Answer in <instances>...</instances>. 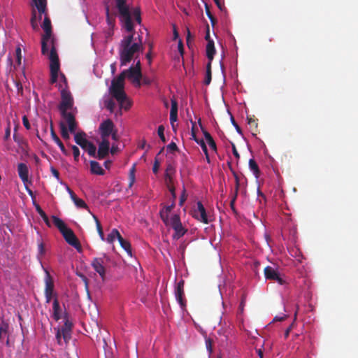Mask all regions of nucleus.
Listing matches in <instances>:
<instances>
[{"label": "nucleus", "mask_w": 358, "mask_h": 358, "mask_svg": "<svg viewBox=\"0 0 358 358\" xmlns=\"http://www.w3.org/2000/svg\"><path fill=\"white\" fill-rule=\"evenodd\" d=\"M115 15L119 18L122 28L127 31H131L134 29L132 15L138 24L141 23V8L132 7L127 3V0H114Z\"/></svg>", "instance_id": "nucleus-1"}, {"label": "nucleus", "mask_w": 358, "mask_h": 358, "mask_svg": "<svg viewBox=\"0 0 358 358\" xmlns=\"http://www.w3.org/2000/svg\"><path fill=\"white\" fill-rule=\"evenodd\" d=\"M133 18L136 20L135 17L132 15V19ZM132 22L134 24L133 20ZM134 30V29L131 31H128L129 34L127 36H124L120 41L119 47V55L121 66L127 65L132 60L134 55L141 51V38L139 35H138V41H136L134 40V34L132 33Z\"/></svg>", "instance_id": "nucleus-2"}, {"label": "nucleus", "mask_w": 358, "mask_h": 358, "mask_svg": "<svg viewBox=\"0 0 358 358\" xmlns=\"http://www.w3.org/2000/svg\"><path fill=\"white\" fill-rule=\"evenodd\" d=\"M51 218L54 225L62 234L66 242L80 252L82 251L80 243L73 230L58 216L53 215Z\"/></svg>", "instance_id": "nucleus-3"}, {"label": "nucleus", "mask_w": 358, "mask_h": 358, "mask_svg": "<svg viewBox=\"0 0 358 358\" xmlns=\"http://www.w3.org/2000/svg\"><path fill=\"white\" fill-rule=\"evenodd\" d=\"M45 17L41 24V28L45 34L41 39V52L43 55H46L49 51V45L56 44V38L52 35V24L50 19L43 13Z\"/></svg>", "instance_id": "nucleus-4"}, {"label": "nucleus", "mask_w": 358, "mask_h": 358, "mask_svg": "<svg viewBox=\"0 0 358 358\" xmlns=\"http://www.w3.org/2000/svg\"><path fill=\"white\" fill-rule=\"evenodd\" d=\"M58 88L61 94V102L59 106L60 111L62 110H68L73 108V98L69 90L66 88H63L62 84L58 85Z\"/></svg>", "instance_id": "nucleus-5"}, {"label": "nucleus", "mask_w": 358, "mask_h": 358, "mask_svg": "<svg viewBox=\"0 0 358 358\" xmlns=\"http://www.w3.org/2000/svg\"><path fill=\"white\" fill-rule=\"evenodd\" d=\"M17 172L18 176L21 180L22 181L25 189L27 194L33 199L34 194L31 189H29L27 186L28 184H31V181L29 180V168L28 166L25 163H19L17 164Z\"/></svg>", "instance_id": "nucleus-6"}, {"label": "nucleus", "mask_w": 358, "mask_h": 358, "mask_svg": "<svg viewBox=\"0 0 358 358\" xmlns=\"http://www.w3.org/2000/svg\"><path fill=\"white\" fill-rule=\"evenodd\" d=\"M48 58L50 59V73H59L60 64L59 56L57 52L56 44L49 45Z\"/></svg>", "instance_id": "nucleus-7"}, {"label": "nucleus", "mask_w": 358, "mask_h": 358, "mask_svg": "<svg viewBox=\"0 0 358 358\" xmlns=\"http://www.w3.org/2000/svg\"><path fill=\"white\" fill-rule=\"evenodd\" d=\"M122 75L127 77L136 87H141V78L142 77V72L140 70L134 69V66L131 65L129 69H124L122 71Z\"/></svg>", "instance_id": "nucleus-8"}, {"label": "nucleus", "mask_w": 358, "mask_h": 358, "mask_svg": "<svg viewBox=\"0 0 358 358\" xmlns=\"http://www.w3.org/2000/svg\"><path fill=\"white\" fill-rule=\"evenodd\" d=\"M105 259L109 261V257L106 254H103V257H95L91 263V266L99 273L102 280H104L106 275Z\"/></svg>", "instance_id": "nucleus-9"}, {"label": "nucleus", "mask_w": 358, "mask_h": 358, "mask_svg": "<svg viewBox=\"0 0 358 358\" xmlns=\"http://www.w3.org/2000/svg\"><path fill=\"white\" fill-rule=\"evenodd\" d=\"M184 285L185 281L181 279L176 283L174 287L175 298L182 310L185 309L186 307V301L184 298Z\"/></svg>", "instance_id": "nucleus-10"}, {"label": "nucleus", "mask_w": 358, "mask_h": 358, "mask_svg": "<svg viewBox=\"0 0 358 358\" xmlns=\"http://www.w3.org/2000/svg\"><path fill=\"white\" fill-rule=\"evenodd\" d=\"M114 127V123L110 119L103 120L99 127L101 138H108L112 134Z\"/></svg>", "instance_id": "nucleus-11"}, {"label": "nucleus", "mask_w": 358, "mask_h": 358, "mask_svg": "<svg viewBox=\"0 0 358 358\" xmlns=\"http://www.w3.org/2000/svg\"><path fill=\"white\" fill-rule=\"evenodd\" d=\"M194 217L199 221L204 223L208 224L210 222V220L208 219L206 210L203 205L202 202L198 201L196 202V209L194 210Z\"/></svg>", "instance_id": "nucleus-12"}, {"label": "nucleus", "mask_w": 358, "mask_h": 358, "mask_svg": "<svg viewBox=\"0 0 358 358\" xmlns=\"http://www.w3.org/2000/svg\"><path fill=\"white\" fill-rule=\"evenodd\" d=\"M42 269L43 270V271L45 274V279H44V281H45L44 293L48 292L49 294L54 295L55 298L57 297V294L54 290V287H55L54 282H53V280H52L48 270L43 265H42Z\"/></svg>", "instance_id": "nucleus-13"}, {"label": "nucleus", "mask_w": 358, "mask_h": 358, "mask_svg": "<svg viewBox=\"0 0 358 358\" xmlns=\"http://www.w3.org/2000/svg\"><path fill=\"white\" fill-rule=\"evenodd\" d=\"M110 152H113V150H110V142L108 139L102 138L97 150V159H102L105 158L108 155Z\"/></svg>", "instance_id": "nucleus-14"}, {"label": "nucleus", "mask_w": 358, "mask_h": 358, "mask_svg": "<svg viewBox=\"0 0 358 358\" xmlns=\"http://www.w3.org/2000/svg\"><path fill=\"white\" fill-rule=\"evenodd\" d=\"M170 122L173 130H175L174 122L178 120V104L176 99H171Z\"/></svg>", "instance_id": "nucleus-15"}, {"label": "nucleus", "mask_w": 358, "mask_h": 358, "mask_svg": "<svg viewBox=\"0 0 358 358\" xmlns=\"http://www.w3.org/2000/svg\"><path fill=\"white\" fill-rule=\"evenodd\" d=\"M64 310H62L59 301L57 297H55L52 302V317L55 320V321L57 322L60 319H62V313Z\"/></svg>", "instance_id": "nucleus-16"}, {"label": "nucleus", "mask_w": 358, "mask_h": 358, "mask_svg": "<svg viewBox=\"0 0 358 358\" xmlns=\"http://www.w3.org/2000/svg\"><path fill=\"white\" fill-rule=\"evenodd\" d=\"M100 105L106 108L110 113H115V102L108 94H105L103 96Z\"/></svg>", "instance_id": "nucleus-17"}, {"label": "nucleus", "mask_w": 358, "mask_h": 358, "mask_svg": "<svg viewBox=\"0 0 358 358\" xmlns=\"http://www.w3.org/2000/svg\"><path fill=\"white\" fill-rule=\"evenodd\" d=\"M266 280H274L280 273L276 267L267 266L264 269Z\"/></svg>", "instance_id": "nucleus-18"}, {"label": "nucleus", "mask_w": 358, "mask_h": 358, "mask_svg": "<svg viewBox=\"0 0 358 358\" xmlns=\"http://www.w3.org/2000/svg\"><path fill=\"white\" fill-rule=\"evenodd\" d=\"M31 1L40 14L38 20H41L43 13L47 12V0H31Z\"/></svg>", "instance_id": "nucleus-19"}, {"label": "nucleus", "mask_w": 358, "mask_h": 358, "mask_svg": "<svg viewBox=\"0 0 358 358\" xmlns=\"http://www.w3.org/2000/svg\"><path fill=\"white\" fill-rule=\"evenodd\" d=\"M174 206L175 201H172L170 205L164 206V208L159 211L160 217L166 226L168 225L169 213L171 211Z\"/></svg>", "instance_id": "nucleus-20"}, {"label": "nucleus", "mask_w": 358, "mask_h": 358, "mask_svg": "<svg viewBox=\"0 0 358 358\" xmlns=\"http://www.w3.org/2000/svg\"><path fill=\"white\" fill-rule=\"evenodd\" d=\"M119 104V109L115 112V115L116 116L117 115H122V110L124 109V110H128L130 109L131 106V100L127 96L124 99H123L121 101L117 102Z\"/></svg>", "instance_id": "nucleus-21"}, {"label": "nucleus", "mask_w": 358, "mask_h": 358, "mask_svg": "<svg viewBox=\"0 0 358 358\" xmlns=\"http://www.w3.org/2000/svg\"><path fill=\"white\" fill-rule=\"evenodd\" d=\"M124 78V76L122 75L121 73L120 76L113 79L109 89H123Z\"/></svg>", "instance_id": "nucleus-22"}, {"label": "nucleus", "mask_w": 358, "mask_h": 358, "mask_svg": "<svg viewBox=\"0 0 358 358\" xmlns=\"http://www.w3.org/2000/svg\"><path fill=\"white\" fill-rule=\"evenodd\" d=\"M216 52L213 40L208 41L206 46V55L208 60L213 61Z\"/></svg>", "instance_id": "nucleus-23"}, {"label": "nucleus", "mask_w": 358, "mask_h": 358, "mask_svg": "<svg viewBox=\"0 0 358 358\" xmlns=\"http://www.w3.org/2000/svg\"><path fill=\"white\" fill-rule=\"evenodd\" d=\"M109 92L117 102L122 101L127 96L124 89H109Z\"/></svg>", "instance_id": "nucleus-24"}, {"label": "nucleus", "mask_w": 358, "mask_h": 358, "mask_svg": "<svg viewBox=\"0 0 358 358\" xmlns=\"http://www.w3.org/2000/svg\"><path fill=\"white\" fill-rule=\"evenodd\" d=\"M122 237L120 235L119 231L114 228L108 234L106 238H105V241L109 244L113 243L115 239H117L118 242H120V240H122Z\"/></svg>", "instance_id": "nucleus-25"}, {"label": "nucleus", "mask_w": 358, "mask_h": 358, "mask_svg": "<svg viewBox=\"0 0 358 358\" xmlns=\"http://www.w3.org/2000/svg\"><path fill=\"white\" fill-rule=\"evenodd\" d=\"M115 6L112 9V13H110L109 6L108 5L106 6V22L110 29H114L115 27V19L112 17L111 15L114 17H117L115 15Z\"/></svg>", "instance_id": "nucleus-26"}, {"label": "nucleus", "mask_w": 358, "mask_h": 358, "mask_svg": "<svg viewBox=\"0 0 358 358\" xmlns=\"http://www.w3.org/2000/svg\"><path fill=\"white\" fill-rule=\"evenodd\" d=\"M232 172H233L234 176L235 178V180H236V189H235L236 193L230 201V207H231V209L233 211V213H236L237 211L235 208V202H236V200L237 198V194H238V189H239V178H238V176H237V174L234 171H232Z\"/></svg>", "instance_id": "nucleus-27"}, {"label": "nucleus", "mask_w": 358, "mask_h": 358, "mask_svg": "<svg viewBox=\"0 0 358 358\" xmlns=\"http://www.w3.org/2000/svg\"><path fill=\"white\" fill-rule=\"evenodd\" d=\"M91 172L94 174L103 176L105 173V171L101 166L100 164L94 160H91L90 162Z\"/></svg>", "instance_id": "nucleus-28"}, {"label": "nucleus", "mask_w": 358, "mask_h": 358, "mask_svg": "<svg viewBox=\"0 0 358 358\" xmlns=\"http://www.w3.org/2000/svg\"><path fill=\"white\" fill-rule=\"evenodd\" d=\"M51 137L52 138V140L56 143V144L58 145V147L59 148L61 152L65 155H69V152L68 151L66 150V149L65 148L64 144L62 143V142L60 141V139L59 138V137L57 136V134H55L53 128L51 127Z\"/></svg>", "instance_id": "nucleus-29"}, {"label": "nucleus", "mask_w": 358, "mask_h": 358, "mask_svg": "<svg viewBox=\"0 0 358 358\" xmlns=\"http://www.w3.org/2000/svg\"><path fill=\"white\" fill-rule=\"evenodd\" d=\"M248 166L255 178L258 180L260 174V170L258 164L253 158L249 159Z\"/></svg>", "instance_id": "nucleus-30"}, {"label": "nucleus", "mask_w": 358, "mask_h": 358, "mask_svg": "<svg viewBox=\"0 0 358 358\" xmlns=\"http://www.w3.org/2000/svg\"><path fill=\"white\" fill-rule=\"evenodd\" d=\"M172 229L174 230V233L172 236L173 239H174V240L180 239L187 232V230L183 227L182 224L179 226H178L175 228H172Z\"/></svg>", "instance_id": "nucleus-31"}, {"label": "nucleus", "mask_w": 358, "mask_h": 358, "mask_svg": "<svg viewBox=\"0 0 358 358\" xmlns=\"http://www.w3.org/2000/svg\"><path fill=\"white\" fill-rule=\"evenodd\" d=\"M181 224L180 215L178 214L173 215L170 219L168 217V225H170L172 228H175Z\"/></svg>", "instance_id": "nucleus-32"}, {"label": "nucleus", "mask_w": 358, "mask_h": 358, "mask_svg": "<svg viewBox=\"0 0 358 358\" xmlns=\"http://www.w3.org/2000/svg\"><path fill=\"white\" fill-rule=\"evenodd\" d=\"M119 243L122 248L127 253V255L129 257H132V250L131 243L128 241L124 239L123 238H122V240H120Z\"/></svg>", "instance_id": "nucleus-33"}, {"label": "nucleus", "mask_w": 358, "mask_h": 358, "mask_svg": "<svg viewBox=\"0 0 358 358\" xmlns=\"http://www.w3.org/2000/svg\"><path fill=\"white\" fill-rule=\"evenodd\" d=\"M62 117L65 119L67 124L72 123L76 121L74 115L71 113L68 112L67 110H62L60 111Z\"/></svg>", "instance_id": "nucleus-34"}, {"label": "nucleus", "mask_w": 358, "mask_h": 358, "mask_svg": "<svg viewBox=\"0 0 358 358\" xmlns=\"http://www.w3.org/2000/svg\"><path fill=\"white\" fill-rule=\"evenodd\" d=\"M36 211L39 214V215L43 219V222L46 224L47 227H51V223L49 220V218L45 211L41 208V206H36Z\"/></svg>", "instance_id": "nucleus-35"}, {"label": "nucleus", "mask_w": 358, "mask_h": 358, "mask_svg": "<svg viewBox=\"0 0 358 358\" xmlns=\"http://www.w3.org/2000/svg\"><path fill=\"white\" fill-rule=\"evenodd\" d=\"M289 252L290 255L292 257H294L298 262H299V263L302 262L303 259H304V257L299 249L292 248L290 250H289Z\"/></svg>", "instance_id": "nucleus-36"}, {"label": "nucleus", "mask_w": 358, "mask_h": 358, "mask_svg": "<svg viewBox=\"0 0 358 358\" xmlns=\"http://www.w3.org/2000/svg\"><path fill=\"white\" fill-rule=\"evenodd\" d=\"M86 151L90 157L97 158L96 147L92 142L87 143Z\"/></svg>", "instance_id": "nucleus-37"}, {"label": "nucleus", "mask_w": 358, "mask_h": 358, "mask_svg": "<svg viewBox=\"0 0 358 358\" xmlns=\"http://www.w3.org/2000/svg\"><path fill=\"white\" fill-rule=\"evenodd\" d=\"M135 166H136V164H134L132 167L129 170V185H128V187L129 188H131L134 183L135 182V180H136V176H135V171H136V169H135Z\"/></svg>", "instance_id": "nucleus-38"}, {"label": "nucleus", "mask_w": 358, "mask_h": 358, "mask_svg": "<svg viewBox=\"0 0 358 358\" xmlns=\"http://www.w3.org/2000/svg\"><path fill=\"white\" fill-rule=\"evenodd\" d=\"M45 253V246H44V244L43 243V242H39L38 243V255H37V258L38 259V262L41 264V266H42L43 264V262H42V260L41 259V256L42 255H44Z\"/></svg>", "instance_id": "nucleus-39"}, {"label": "nucleus", "mask_w": 358, "mask_h": 358, "mask_svg": "<svg viewBox=\"0 0 358 358\" xmlns=\"http://www.w3.org/2000/svg\"><path fill=\"white\" fill-rule=\"evenodd\" d=\"M231 124L234 126V127L235 128L236 132L241 135L243 138V139L247 142V140L246 138H245L244 135H243V131L241 129V128L238 126V124L236 123V122L235 121L234 117L232 115H231Z\"/></svg>", "instance_id": "nucleus-40"}, {"label": "nucleus", "mask_w": 358, "mask_h": 358, "mask_svg": "<svg viewBox=\"0 0 358 358\" xmlns=\"http://www.w3.org/2000/svg\"><path fill=\"white\" fill-rule=\"evenodd\" d=\"M273 280H275L279 285L286 287L288 285L287 280L285 275H282L280 273L276 278H275Z\"/></svg>", "instance_id": "nucleus-41"}, {"label": "nucleus", "mask_w": 358, "mask_h": 358, "mask_svg": "<svg viewBox=\"0 0 358 358\" xmlns=\"http://www.w3.org/2000/svg\"><path fill=\"white\" fill-rule=\"evenodd\" d=\"M9 329V324L8 322L5 320L4 319H2L0 322V332L4 334V335H8Z\"/></svg>", "instance_id": "nucleus-42"}, {"label": "nucleus", "mask_w": 358, "mask_h": 358, "mask_svg": "<svg viewBox=\"0 0 358 358\" xmlns=\"http://www.w3.org/2000/svg\"><path fill=\"white\" fill-rule=\"evenodd\" d=\"M60 129H61V135H62V138L64 139H69L70 138V136H69L70 131L67 129L66 125H65L63 123H61Z\"/></svg>", "instance_id": "nucleus-43"}, {"label": "nucleus", "mask_w": 358, "mask_h": 358, "mask_svg": "<svg viewBox=\"0 0 358 358\" xmlns=\"http://www.w3.org/2000/svg\"><path fill=\"white\" fill-rule=\"evenodd\" d=\"M199 127H201V129L202 131V133H203V135L206 139V141L207 142L213 140V137L211 136V135L210 134V133L208 131H207L202 126V124H201V119L199 120Z\"/></svg>", "instance_id": "nucleus-44"}, {"label": "nucleus", "mask_w": 358, "mask_h": 358, "mask_svg": "<svg viewBox=\"0 0 358 358\" xmlns=\"http://www.w3.org/2000/svg\"><path fill=\"white\" fill-rule=\"evenodd\" d=\"M74 204L78 207V208H86V209H88V206L86 204V203L85 202L84 200H83L82 199H80V198H78L76 197L75 199V200L73 201Z\"/></svg>", "instance_id": "nucleus-45"}, {"label": "nucleus", "mask_w": 358, "mask_h": 358, "mask_svg": "<svg viewBox=\"0 0 358 358\" xmlns=\"http://www.w3.org/2000/svg\"><path fill=\"white\" fill-rule=\"evenodd\" d=\"M73 323L70 320L64 322L63 327L60 329L62 331H71Z\"/></svg>", "instance_id": "nucleus-46"}, {"label": "nucleus", "mask_w": 358, "mask_h": 358, "mask_svg": "<svg viewBox=\"0 0 358 358\" xmlns=\"http://www.w3.org/2000/svg\"><path fill=\"white\" fill-rule=\"evenodd\" d=\"M85 134L82 132V133H77V134H74V141L76 142V143L77 145H78L79 146H80L81 148H83V146L82 145V138H85Z\"/></svg>", "instance_id": "nucleus-47"}, {"label": "nucleus", "mask_w": 358, "mask_h": 358, "mask_svg": "<svg viewBox=\"0 0 358 358\" xmlns=\"http://www.w3.org/2000/svg\"><path fill=\"white\" fill-rule=\"evenodd\" d=\"M157 134H158L160 140L163 143H165L166 141V137H165V135H164V127L163 125H160V126L158 127Z\"/></svg>", "instance_id": "nucleus-48"}, {"label": "nucleus", "mask_w": 358, "mask_h": 358, "mask_svg": "<svg viewBox=\"0 0 358 358\" xmlns=\"http://www.w3.org/2000/svg\"><path fill=\"white\" fill-rule=\"evenodd\" d=\"M71 149L73 151V158L76 162L79 161L80 158V149L76 145H72Z\"/></svg>", "instance_id": "nucleus-49"}, {"label": "nucleus", "mask_w": 358, "mask_h": 358, "mask_svg": "<svg viewBox=\"0 0 358 358\" xmlns=\"http://www.w3.org/2000/svg\"><path fill=\"white\" fill-rule=\"evenodd\" d=\"M50 172L60 184L64 185L60 179L59 171L52 166H50Z\"/></svg>", "instance_id": "nucleus-50"}, {"label": "nucleus", "mask_w": 358, "mask_h": 358, "mask_svg": "<svg viewBox=\"0 0 358 358\" xmlns=\"http://www.w3.org/2000/svg\"><path fill=\"white\" fill-rule=\"evenodd\" d=\"M206 348L209 355L213 352L212 340L207 336H205Z\"/></svg>", "instance_id": "nucleus-51"}, {"label": "nucleus", "mask_w": 358, "mask_h": 358, "mask_svg": "<svg viewBox=\"0 0 358 358\" xmlns=\"http://www.w3.org/2000/svg\"><path fill=\"white\" fill-rule=\"evenodd\" d=\"M153 48V45L152 43L149 44V51L145 54V58L147 59L149 65L152 64V51Z\"/></svg>", "instance_id": "nucleus-52"}, {"label": "nucleus", "mask_w": 358, "mask_h": 358, "mask_svg": "<svg viewBox=\"0 0 358 358\" xmlns=\"http://www.w3.org/2000/svg\"><path fill=\"white\" fill-rule=\"evenodd\" d=\"M76 275L78 277H79L83 280V282L85 284V289H87V287H89L87 278L83 273H82L80 272H77Z\"/></svg>", "instance_id": "nucleus-53"}, {"label": "nucleus", "mask_w": 358, "mask_h": 358, "mask_svg": "<svg viewBox=\"0 0 358 358\" xmlns=\"http://www.w3.org/2000/svg\"><path fill=\"white\" fill-rule=\"evenodd\" d=\"M31 24L34 29H36L38 27L36 13L35 11L32 12V15H31Z\"/></svg>", "instance_id": "nucleus-54"}, {"label": "nucleus", "mask_w": 358, "mask_h": 358, "mask_svg": "<svg viewBox=\"0 0 358 358\" xmlns=\"http://www.w3.org/2000/svg\"><path fill=\"white\" fill-rule=\"evenodd\" d=\"M55 330L56 331L55 334V338L57 341L58 344L62 345V334L60 328H55Z\"/></svg>", "instance_id": "nucleus-55"}, {"label": "nucleus", "mask_w": 358, "mask_h": 358, "mask_svg": "<svg viewBox=\"0 0 358 358\" xmlns=\"http://www.w3.org/2000/svg\"><path fill=\"white\" fill-rule=\"evenodd\" d=\"M66 127L71 133L74 134H76V131L77 129V123L76 121L72 123L69 124L68 126H66Z\"/></svg>", "instance_id": "nucleus-56"}, {"label": "nucleus", "mask_w": 358, "mask_h": 358, "mask_svg": "<svg viewBox=\"0 0 358 358\" xmlns=\"http://www.w3.org/2000/svg\"><path fill=\"white\" fill-rule=\"evenodd\" d=\"M103 342L104 343L103 348H104V352H105V357L106 358H113V353L110 352L109 350L106 349L107 343L105 339L103 340Z\"/></svg>", "instance_id": "nucleus-57"}, {"label": "nucleus", "mask_w": 358, "mask_h": 358, "mask_svg": "<svg viewBox=\"0 0 358 358\" xmlns=\"http://www.w3.org/2000/svg\"><path fill=\"white\" fill-rule=\"evenodd\" d=\"M166 148H167V150L171 152H176L178 150V148L176 143L173 141L171 142L170 143H169L167 145Z\"/></svg>", "instance_id": "nucleus-58"}, {"label": "nucleus", "mask_w": 358, "mask_h": 358, "mask_svg": "<svg viewBox=\"0 0 358 358\" xmlns=\"http://www.w3.org/2000/svg\"><path fill=\"white\" fill-rule=\"evenodd\" d=\"M96 230H97V232L99 234V236L101 240L104 241H105V236H104V234H103V230H102V227H101V223H98V225L96 226Z\"/></svg>", "instance_id": "nucleus-59"}, {"label": "nucleus", "mask_w": 358, "mask_h": 358, "mask_svg": "<svg viewBox=\"0 0 358 358\" xmlns=\"http://www.w3.org/2000/svg\"><path fill=\"white\" fill-rule=\"evenodd\" d=\"M22 124L26 129H27V130L31 129V124H30L29 121L26 115H24L22 117Z\"/></svg>", "instance_id": "nucleus-60"}, {"label": "nucleus", "mask_w": 358, "mask_h": 358, "mask_svg": "<svg viewBox=\"0 0 358 358\" xmlns=\"http://www.w3.org/2000/svg\"><path fill=\"white\" fill-rule=\"evenodd\" d=\"M211 80H212V73H209L208 72H206V75H205V79H204V84L206 85H210V82H211Z\"/></svg>", "instance_id": "nucleus-61"}, {"label": "nucleus", "mask_w": 358, "mask_h": 358, "mask_svg": "<svg viewBox=\"0 0 358 358\" xmlns=\"http://www.w3.org/2000/svg\"><path fill=\"white\" fill-rule=\"evenodd\" d=\"M196 143L201 146L203 152L208 151L207 146L203 139H200L199 141H196Z\"/></svg>", "instance_id": "nucleus-62"}, {"label": "nucleus", "mask_w": 358, "mask_h": 358, "mask_svg": "<svg viewBox=\"0 0 358 358\" xmlns=\"http://www.w3.org/2000/svg\"><path fill=\"white\" fill-rule=\"evenodd\" d=\"M64 185L66 186V189L69 193L71 200H75V199L77 197L75 193L70 189V187L66 183H64Z\"/></svg>", "instance_id": "nucleus-63"}, {"label": "nucleus", "mask_w": 358, "mask_h": 358, "mask_svg": "<svg viewBox=\"0 0 358 358\" xmlns=\"http://www.w3.org/2000/svg\"><path fill=\"white\" fill-rule=\"evenodd\" d=\"M71 332V331H62V338L64 339L65 343H67L70 340Z\"/></svg>", "instance_id": "nucleus-64"}]
</instances>
